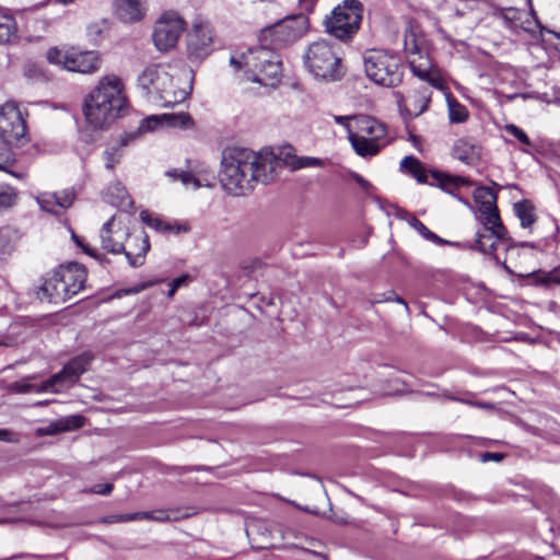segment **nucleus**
<instances>
[{
    "label": "nucleus",
    "mask_w": 560,
    "mask_h": 560,
    "mask_svg": "<svg viewBox=\"0 0 560 560\" xmlns=\"http://www.w3.org/2000/svg\"><path fill=\"white\" fill-rule=\"evenodd\" d=\"M75 198L74 190L71 188L63 189L62 191L56 192V206L58 207L60 214L70 208Z\"/></svg>",
    "instance_id": "a19ab883"
},
{
    "label": "nucleus",
    "mask_w": 560,
    "mask_h": 560,
    "mask_svg": "<svg viewBox=\"0 0 560 560\" xmlns=\"http://www.w3.org/2000/svg\"><path fill=\"white\" fill-rule=\"evenodd\" d=\"M26 133V122L22 112L14 102L0 106V136L11 143L19 141Z\"/></svg>",
    "instance_id": "f8f14e48"
},
{
    "label": "nucleus",
    "mask_w": 560,
    "mask_h": 560,
    "mask_svg": "<svg viewBox=\"0 0 560 560\" xmlns=\"http://www.w3.org/2000/svg\"><path fill=\"white\" fill-rule=\"evenodd\" d=\"M366 77L375 84L394 88L401 83L404 66L398 55L383 49H370L363 55Z\"/></svg>",
    "instance_id": "423d86ee"
},
{
    "label": "nucleus",
    "mask_w": 560,
    "mask_h": 560,
    "mask_svg": "<svg viewBox=\"0 0 560 560\" xmlns=\"http://www.w3.org/2000/svg\"><path fill=\"white\" fill-rule=\"evenodd\" d=\"M0 441L12 443L16 442V439H13V434L9 430L0 429Z\"/></svg>",
    "instance_id": "bf43d9fd"
},
{
    "label": "nucleus",
    "mask_w": 560,
    "mask_h": 560,
    "mask_svg": "<svg viewBox=\"0 0 560 560\" xmlns=\"http://www.w3.org/2000/svg\"><path fill=\"white\" fill-rule=\"evenodd\" d=\"M39 299L47 300L49 303L60 304L68 301L71 296L67 292V289L60 281L56 270L50 277L45 279L44 283L39 288Z\"/></svg>",
    "instance_id": "6ab92c4d"
},
{
    "label": "nucleus",
    "mask_w": 560,
    "mask_h": 560,
    "mask_svg": "<svg viewBox=\"0 0 560 560\" xmlns=\"http://www.w3.org/2000/svg\"><path fill=\"white\" fill-rule=\"evenodd\" d=\"M114 223V217H112L108 221H106L101 230V242L102 247L113 254H125L126 258L128 259V262L131 267H139L142 266L144 262V257L147 252L150 248L149 238L143 233L141 235H133L132 241L140 245L139 252L133 253L131 249H126V247L119 243L115 242L112 237V226Z\"/></svg>",
    "instance_id": "9d476101"
},
{
    "label": "nucleus",
    "mask_w": 560,
    "mask_h": 560,
    "mask_svg": "<svg viewBox=\"0 0 560 560\" xmlns=\"http://www.w3.org/2000/svg\"><path fill=\"white\" fill-rule=\"evenodd\" d=\"M347 133L354 152L364 159L377 155L390 143L388 127L368 115L355 116L353 124H347Z\"/></svg>",
    "instance_id": "20e7f679"
},
{
    "label": "nucleus",
    "mask_w": 560,
    "mask_h": 560,
    "mask_svg": "<svg viewBox=\"0 0 560 560\" xmlns=\"http://www.w3.org/2000/svg\"><path fill=\"white\" fill-rule=\"evenodd\" d=\"M355 116H335V121L342 125L347 129V124H353Z\"/></svg>",
    "instance_id": "13d9d810"
},
{
    "label": "nucleus",
    "mask_w": 560,
    "mask_h": 560,
    "mask_svg": "<svg viewBox=\"0 0 560 560\" xmlns=\"http://www.w3.org/2000/svg\"><path fill=\"white\" fill-rule=\"evenodd\" d=\"M61 425H59V419L55 422H50L48 425L44 428L37 429V435H55L61 433Z\"/></svg>",
    "instance_id": "de8ad7c7"
},
{
    "label": "nucleus",
    "mask_w": 560,
    "mask_h": 560,
    "mask_svg": "<svg viewBox=\"0 0 560 560\" xmlns=\"http://www.w3.org/2000/svg\"><path fill=\"white\" fill-rule=\"evenodd\" d=\"M166 175L174 180H180V183L186 187L192 185L195 189L202 186L211 185L210 182H208L206 178L200 177L199 173H196L194 171L172 170L167 171Z\"/></svg>",
    "instance_id": "bb28decb"
},
{
    "label": "nucleus",
    "mask_w": 560,
    "mask_h": 560,
    "mask_svg": "<svg viewBox=\"0 0 560 560\" xmlns=\"http://www.w3.org/2000/svg\"><path fill=\"white\" fill-rule=\"evenodd\" d=\"M114 489L113 483H105V485H95L92 487L89 492L95 493V494H102V495H108L112 493Z\"/></svg>",
    "instance_id": "3c124183"
},
{
    "label": "nucleus",
    "mask_w": 560,
    "mask_h": 560,
    "mask_svg": "<svg viewBox=\"0 0 560 560\" xmlns=\"http://www.w3.org/2000/svg\"><path fill=\"white\" fill-rule=\"evenodd\" d=\"M33 378H34V376H30L20 382H14V383L10 384L9 390L13 392V393H19V394H26V393H31V392L50 393L49 390H39V387L42 384L37 385V384L30 383V381Z\"/></svg>",
    "instance_id": "e433bc0d"
},
{
    "label": "nucleus",
    "mask_w": 560,
    "mask_h": 560,
    "mask_svg": "<svg viewBox=\"0 0 560 560\" xmlns=\"http://www.w3.org/2000/svg\"><path fill=\"white\" fill-rule=\"evenodd\" d=\"M495 236L492 233H477L476 247L483 254H492L495 250Z\"/></svg>",
    "instance_id": "4c0bfd02"
},
{
    "label": "nucleus",
    "mask_w": 560,
    "mask_h": 560,
    "mask_svg": "<svg viewBox=\"0 0 560 560\" xmlns=\"http://www.w3.org/2000/svg\"><path fill=\"white\" fill-rule=\"evenodd\" d=\"M163 122L166 124L167 126H172V127L188 128V127L192 126L191 117L186 113H179V114H163L161 116H150L141 121L139 129L141 131L154 130L156 127L161 126Z\"/></svg>",
    "instance_id": "a211bd4d"
},
{
    "label": "nucleus",
    "mask_w": 560,
    "mask_h": 560,
    "mask_svg": "<svg viewBox=\"0 0 560 560\" xmlns=\"http://www.w3.org/2000/svg\"><path fill=\"white\" fill-rule=\"evenodd\" d=\"M191 278L189 275H182L175 279H173L171 282H170V290H168V293H167V296L170 299H172L175 294V292L182 288V287H186L188 285V283L190 282Z\"/></svg>",
    "instance_id": "49530a36"
},
{
    "label": "nucleus",
    "mask_w": 560,
    "mask_h": 560,
    "mask_svg": "<svg viewBox=\"0 0 560 560\" xmlns=\"http://www.w3.org/2000/svg\"><path fill=\"white\" fill-rule=\"evenodd\" d=\"M257 55L258 47L250 49L244 57L245 68L247 69V78L256 77L257 73H261L262 69L266 67L265 62H258V60H256Z\"/></svg>",
    "instance_id": "473e14b6"
},
{
    "label": "nucleus",
    "mask_w": 560,
    "mask_h": 560,
    "mask_svg": "<svg viewBox=\"0 0 560 560\" xmlns=\"http://www.w3.org/2000/svg\"><path fill=\"white\" fill-rule=\"evenodd\" d=\"M514 211L523 228H529L536 220L534 207L527 200L516 202Z\"/></svg>",
    "instance_id": "7c9ffc66"
},
{
    "label": "nucleus",
    "mask_w": 560,
    "mask_h": 560,
    "mask_svg": "<svg viewBox=\"0 0 560 560\" xmlns=\"http://www.w3.org/2000/svg\"><path fill=\"white\" fill-rule=\"evenodd\" d=\"M363 4L359 0H343L324 20L325 31L335 38L348 42L360 30Z\"/></svg>",
    "instance_id": "0eeeda50"
},
{
    "label": "nucleus",
    "mask_w": 560,
    "mask_h": 560,
    "mask_svg": "<svg viewBox=\"0 0 560 560\" xmlns=\"http://www.w3.org/2000/svg\"><path fill=\"white\" fill-rule=\"evenodd\" d=\"M16 200V190L7 184H0V211L14 206Z\"/></svg>",
    "instance_id": "c9c22d12"
},
{
    "label": "nucleus",
    "mask_w": 560,
    "mask_h": 560,
    "mask_svg": "<svg viewBox=\"0 0 560 560\" xmlns=\"http://www.w3.org/2000/svg\"><path fill=\"white\" fill-rule=\"evenodd\" d=\"M448 116L451 122L462 124L467 120L468 110L458 102L448 100Z\"/></svg>",
    "instance_id": "f704fd0d"
},
{
    "label": "nucleus",
    "mask_w": 560,
    "mask_h": 560,
    "mask_svg": "<svg viewBox=\"0 0 560 560\" xmlns=\"http://www.w3.org/2000/svg\"><path fill=\"white\" fill-rule=\"evenodd\" d=\"M503 457H504V455L501 453L487 452V453L482 454L481 459H482V462H488V460L501 462L503 459Z\"/></svg>",
    "instance_id": "4d7b16f0"
},
{
    "label": "nucleus",
    "mask_w": 560,
    "mask_h": 560,
    "mask_svg": "<svg viewBox=\"0 0 560 560\" xmlns=\"http://www.w3.org/2000/svg\"><path fill=\"white\" fill-rule=\"evenodd\" d=\"M19 234L10 228L0 229V268L9 262L19 242Z\"/></svg>",
    "instance_id": "4be33fe9"
},
{
    "label": "nucleus",
    "mask_w": 560,
    "mask_h": 560,
    "mask_svg": "<svg viewBox=\"0 0 560 560\" xmlns=\"http://www.w3.org/2000/svg\"><path fill=\"white\" fill-rule=\"evenodd\" d=\"M409 66L412 73L420 80L438 90L445 88L444 80L427 57L418 54V56L409 58Z\"/></svg>",
    "instance_id": "f3484780"
},
{
    "label": "nucleus",
    "mask_w": 560,
    "mask_h": 560,
    "mask_svg": "<svg viewBox=\"0 0 560 560\" xmlns=\"http://www.w3.org/2000/svg\"><path fill=\"white\" fill-rule=\"evenodd\" d=\"M400 167L413 176L419 183H428V174L423 164L415 156H405Z\"/></svg>",
    "instance_id": "c85d7f7f"
},
{
    "label": "nucleus",
    "mask_w": 560,
    "mask_h": 560,
    "mask_svg": "<svg viewBox=\"0 0 560 560\" xmlns=\"http://www.w3.org/2000/svg\"><path fill=\"white\" fill-rule=\"evenodd\" d=\"M156 283H159L158 280L156 281H150V282L141 283V284L136 285V287H133L131 289H128L126 291V294H137V293H139V292H141V291H143V290H145V289H148V288H150V287H152V285H154Z\"/></svg>",
    "instance_id": "864d4df0"
},
{
    "label": "nucleus",
    "mask_w": 560,
    "mask_h": 560,
    "mask_svg": "<svg viewBox=\"0 0 560 560\" xmlns=\"http://www.w3.org/2000/svg\"><path fill=\"white\" fill-rule=\"evenodd\" d=\"M287 28H290V25H289L288 23H285V24H283V25H281V26H280V30H281V31H284V30H287Z\"/></svg>",
    "instance_id": "774afa93"
},
{
    "label": "nucleus",
    "mask_w": 560,
    "mask_h": 560,
    "mask_svg": "<svg viewBox=\"0 0 560 560\" xmlns=\"http://www.w3.org/2000/svg\"><path fill=\"white\" fill-rule=\"evenodd\" d=\"M214 31L211 23L197 18L187 34V48L196 57H205L212 51Z\"/></svg>",
    "instance_id": "ddd939ff"
},
{
    "label": "nucleus",
    "mask_w": 560,
    "mask_h": 560,
    "mask_svg": "<svg viewBox=\"0 0 560 560\" xmlns=\"http://www.w3.org/2000/svg\"><path fill=\"white\" fill-rule=\"evenodd\" d=\"M46 58L48 62L54 66L82 74L95 73L100 70L102 65L100 54L94 50L81 51L73 48L63 50L52 47L48 49Z\"/></svg>",
    "instance_id": "6e6552de"
},
{
    "label": "nucleus",
    "mask_w": 560,
    "mask_h": 560,
    "mask_svg": "<svg viewBox=\"0 0 560 560\" xmlns=\"http://www.w3.org/2000/svg\"><path fill=\"white\" fill-rule=\"evenodd\" d=\"M404 49L409 58L418 56L420 49L416 39V35L411 30H406L404 39Z\"/></svg>",
    "instance_id": "37998d69"
},
{
    "label": "nucleus",
    "mask_w": 560,
    "mask_h": 560,
    "mask_svg": "<svg viewBox=\"0 0 560 560\" xmlns=\"http://www.w3.org/2000/svg\"><path fill=\"white\" fill-rule=\"evenodd\" d=\"M105 198L115 207H128L131 205L127 189L119 182H115L108 186Z\"/></svg>",
    "instance_id": "cd10ccee"
},
{
    "label": "nucleus",
    "mask_w": 560,
    "mask_h": 560,
    "mask_svg": "<svg viewBox=\"0 0 560 560\" xmlns=\"http://www.w3.org/2000/svg\"><path fill=\"white\" fill-rule=\"evenodd\" d=\"M11 142L0 136V170H5L14 162Z\"/></svg>",
    "instance_id": "58836bf2"
},
{
    "label": "nucleus",
    "mask_w": 560,
    "mask_h": 560,
    "mask_svg": "<svg viewBox=\"0 0 560 560\" xmlns=\"http://www.w3.org/2000/svg\"><path fill=\"white\" fill-rule=\"evenodd\" d=\"M133 515H135V521H141V520L153 521V511H151V512H137V513H133Z\"/></svg>",
    "instance_id": "680f3d73"
},
{
    "label": "nucleus",
    "mask_w": 560,
    "mask_h": 560,
    "mask_svg": "<svg viewBox=\"0 0 560 560\" xmlns=\"http://www.w3.org/2000/svg\"><path fill=\"white\" fill-rule=\"evenodd\" d=\"M132 136L125 135L119 140L114 141L105 148L103 152L104 166L113 171L124 156V149L129 144Z\"/></svg>",
    "instance_id": "412c9836"
},
{
    "label": "nucleus",
    "mask_w": 560,
    "mask_h": 560,
    "mask_svg": "<svg viewBox=\"0 0 560 560\" xmlns=\"http://www.w3.org/2000/svg\"><path fill=\"white\" fill-rule=\"evenodd\" d=\"M185 30L186 22L177 11H164L153 25L152 40L154 47L161 52L174 49Z\"/></svg>",
    "instance_id": "1a4fd4ad"
},
{
    "label": "nucleus",
    "mask_w": 560,
    "mask_h": 560,
    "mask_svg": "<svg viewBox=\"0 0 560 560\" xmlns=\"http://www.w3.org/2000/svg\"><path fill=\"white\" fill-rule=\"evenodd\" d=\"M75 0H58V2L62 3V4H69V3H72L74 2Z\"/></svg>",
    "instance_id": "338daca9"
},
{
    "label": "nucleus",
    "mask_w": 560,
    "mask_h": 560,
    "mask_svg": "<svg viewBox=\"0 0 560 560\" xmlns=\"http://www.w3.org/2000/svg\"><path fill=\"white\" fill-rule=\"evenodd\" d=\"M431 177L434 179L432 185L436 184L447 192H452L453 189H457L460 186H469L471 184L467 177L454 176L438 171H431Z\"/></svg>",
    "instance_id": "393cba45"
},
{
    "label": "nucleus",
    "mask_w": 560,
    "mask_h": 560,
    "mask_svg": "<svg viewBox=\"0 0 560 560\" xmlns=\"http://www.w3.org/2000/svg\"><path fill=\"white\" fill-rule=\"evenodd\" d=\"M280 160L270 151L255 152L247 148L224 150L221 161L220 183L232 196L252 192L258 183L268 184L275 178Z\"/></svg>",
    "instance_id": "f257e3e1"
},
{
    "label": "nucleus",
    "mask_w": 560,
    "mask_h": 560,
    "mask_svg": "<svg viewBox=\"0 0 560 560\" xmlns=\"http://www.w3.org/2000/svg\"><path fill=\"white\" fill-rule=\"evenodd\" d=\"M135 521L133 513L109 515L103 518L104 523H124Z\"/></svg>",
    "instance_id": "09e8293b"
},
{
    "label": "nucleus",
    "mask_w": 560,
    "mask_h": 560,
    "mask_svg": "<svg viewBox=\"0 0 560 560\" xmlns=\"http://www.w3.org/2000/svg\"><path fill=\"white\" fill-rule=\"evenodd\" d=\"M474 198L479 206V212L497 207V195L491 188L479 187L474 191Z\"/></svg>",
    "instance_id": "c756f323"
},
{
    "label": "nucleus",
    "mask_w": 560,
    "mask_h": 560,
    "mask_svg": "<svg viewBox=\"0 0 560 560\" xmlns=\"http://www.w3.org/2000/svg\"><path fill=\"white\" fill-rule=\"evenodd\" d=\"M397 217H398L399 219L406 220V221L408 222L409 217H412V215H411V214H409V213H408L407 211H405V210H398V211H397Z\"/></svg>",
    "instance_id": "69168bd1"
},
{
    "label": "nucleus",
    "mask_w": 560,
    "mask_h": 560,
    "mask_svg": "<svg viewBox=\"0 0 560 560\" xmlns=\"http://www.w3.org/2000/svg\"><path fill=\"white\" fill-rule=\"evenodd\" d=\"M408 224L413 228L420 235H422L425 240L433 242L438 245L445 244L446 241L438 236L435 233L431 232L420 220L416 217H409Z\"/></svg>",
    "instance_id": "2f4dec72"
},
{
    "label": "nucleus",
    "mask_w": 560,
    "mask_h": 560,
    "mask_svg": "<svg viewBox=\"0 0 560 560\" xmlns=\"http://www.w3.org/2000/svg\"><path fill=\"white\" fill-rule=\"evenodd\" d=\"M19 38L14 18L0 11V45L13 44Z\"/></svg>",
    "instance_id": "a878e982"
},
{
    "label": "nucleus",
    "mask_w": 560,
    "mask_h": 560,
    "mask_svg": "<svg viewBox=\"0 0 560 560\" xmlns=\"http://www.w3.org/2000/svg\"><path fill=\"white\" fill-rule=\"evenodd\" d=\"M56 272L70 296L75 295L83 289L86 271L80 264L70 262L66 266H60L56 269Z\"/></svg>",
    "instance_id": "dca6fc26"
},
{
    "label": "nucleus",
    "mask_w": 560,
    "mask_h": 560,
    "mask_svg": "<svg viewBox=\"0 0 560 560\" xmlns=\"http://www.w3.org/2000/svg\"><path fill=\"white\" fill-rule=\"evenodd\" d=\"M127 107L122 80L116 74H106L84 97L83 113L95 129H103L115 121Z\"/></svg>",
    "instance_id": "7ed1b4c3"
},
{
    "label": "nucleus",
    "mask_w": 560,
    "mask_h": 560,
    "mask_svg": "<svg viewBox=\"0 0 560 560\" xmlns=\"http://www.w3.org/2000/svg\"><path fill=\"white\" fill-rule=\"evenodd\" d=\"M92 355L82 353L69 361L60 372L54 374L47 381L43 382L39 390H49L59 393L65 386L73 385L80 376L89 369Z\"/></svg>",
    "instance_id": "9b49d317"
},
{
    "label": "nucleus",
    "mask_w": 560,
    "mask_h": 560,
    "mask_svg": "<svg viewBox=\"0 0 560 560\" xmlns=\"http://www.w3.org/2000/svg\"><path fill=\"white\" fill-rule=\"evenodd\" d=\"M188 230H189V228L187 224H182V223H177V222H173V223L166 222V228L163 229V232L179 234V233H186V232H188Z\"/></svg>",
    "instance_id": "8fccbe9b"
},
{
    "label": "nucleus",
    "mask_w": 560,
    "mask_h": 560,
    "mask_svg": "<svg viewBox=\"0 0 560 560\" xmlns=\"http://www.w3.org/2000/svg\"><path fill=\"white\" fill-rule=\"evenodd\" d=\"M140 218L143 223L155 229L156 231L163 232V229L166 228V222H164L162 219L158 217H154L148 211H142L140 213Z\"/></svg>",
    "instance_id": "a18cd8bd"
},
{
    "label": "nucleus",
    "mask_w": 560,
    "mask_h": 560,
    "mask_svg": "<svg viewBox=\"0 0 560 560\" xmlns=\"http://www.w3.org/2000/svg\"><path fill=\"white\" fill-rule=\"evenodd\" d=\"M117 13L121 21L127 23L138 22L143 12L138 0H117Z\"/></svg>",
    "instance_id": "b1692460"
},
{
    "label": "nucleus",
    "mask_w": 560,
    "mask_h": 560,
    "mask_svg": "<svg viewBox=\"0 0 560 560\" xmlns=\"http://www.w3.org/2000/svg\"><path fill=\"white\" fill-rule=\"evenodd\" d=\"M353 179L363 189H368L371 186V184L365 178H363L361 175H359L357 173L353 174Z\"/></svg>",
    "instance_id": "e2e57ef3"
},
{
    "label": "nucleus",
    "mask_w": 560,
    "mask_h": 560,
    "mask_svg": "<svg viewBox=\"0 0 560 560\" xmlns=\"http://www.w3.org/2000/svg\"><path fill=\"white\" fill-rule=\"evenodd\" d=\"M452 154L460 162L472 165L480 159V149L471 140L459 138L453 145Z\"/></svg>",
    "instance_id": "aec40b11"
},
{
    "label": "nucleus",
    "mask_w": 560,
    "mask_h": 560,
    "mask_svg": "<svg viewBox=\"0 0 560 560\" xmlns=\"http://www.w3.org/2000/svg\"><path fill=\"white\" fill-rule=\"evenodd\" d=\"M140 245L132 241V236L130 237V242L127 249H131L133 253L139 252Z\"/></svg>",
    "instance_id": "0e129e2a"
},
{
    "label": "nucleus",
    "mask_w": 560,
    "mask_h": 560,
    "mask_svg": "<svg viewBox=\"0 0 560 560\" xmlns=\"http://www.w3.org/2000/svg\"><path fill=\"white\" fill-rule=\"evenodd\" d=\"M545 281H546L547 283H558V284H560V267H559V268L553 269L552 271H550V272L546 276Z\"/></svg>",
    "instance_id": "5fc2aeb1"
},
{
    "label": "nucleus",
    "mask_w": 560,
    "mask_h": 560,
    "mask_svg": "<svg viewBox=\"0 0 560 560\" xmlns=\"http://www.w3.org/2000/svg\"><path fill=\"white\" fill-rule=\"evenodd\" d=\"M480 221L485 226V230L492 233L497 240L505 238L506 230L501 222L497 207L491 208L490 210H482L480 212Z\"/></svg>",
    "instance_id": "5701e85b"
},
{
    "label": "nucleus",
    "mask_w": 560,
    "mask_h": 560,
    "mask_svg": "<svg viewBox=\"0 0 560 560\" xmlns=\"http://www.w3.org/2000/svg\"><path fill=\"white\" fill-rule=\"evenodd\" d=\"M72 238L75 242V244L78 246H80L88 255H90V256H92L94 258H98L100 257L97 250L92 248V247H90V246H88V245H84L82 240L79 236L73 234Z\"/></svg>",
    "instance_id": "603ef678"
},
{
    "label": "nucleus",
    "mask_w": 560,
    "mask_h": 560,
    "mask_svg": "<svg viewBox=\"0 0 560 560\" xmlns=\"http://www.w3.org/2000/svg\"><path fill=\"white\" fill-rule=\"evenodd\" d=\"M256 60H258V62H265L266 67L262 69L261 73H257L256 77H248V80L264 86L275 88L281 75V61L279 56L267 47H258Z\"/></svg>",
    "instance_id": "2eb2a0df"
},
{
    "label": "nucleus",
    "mask_w": 560,
    "mask_h": 560,
    "mask_svg": "<svg viewBox=\"0 0 560 560\" xmlns=\"http://www.w3.org/2000/svg\"><path fill=\"white\" fill-rule=\"evenodd\" d=\"M304 66L316 79L336 81L343 74L341 51L326 39L308 45L303 56Z\"/></svg>",
    "instance_id": "39448f33"
},
{
    "label": "nucleus",
    "mask_w": 560,
    "mask_h": 560,
    "mask_svg": "<svg viewBox=\"0 0 560 560\" xmlns=\"http://www.w3.org/2000/svg\"><path fill=\"white\" fill-rule=\"evenodd\" d=\"M85 423V418L81 415H71L59 419L62 432L81 429Z\"/></svg>",
    "instance_id": "ea45409f"
},
{
    "label": "nucleus",
    "mask_w": 560,
    "mask_h": 560,
    "mask_svg": "<svg viewBox=\"0 0 560 560\" xmlns=\"http://www.w3.org/2000/svg\"><path fill=\"white\" fill-rule=\"evenodd\" d=\"M504 130L509 135H511L514 138H516L522 144L527 145V147L532 145V141L528 138V136L520 127H517L516 125H514V124L505 125L504 126Z\"/></svg>",
    "instance_id": "c03bdc74"
},
{
    "label": "nucleus",
    "mask_w": 560,
    "mask_h": 560,
    "mask_svg": "<svg viewBox=\"0 0 560 560\" xmlns=\"http://www.w3.org/2000/svg\"><path fill=\"white\" fill-rule=\"evenodd\" d=\"M171 516L165 510H155L153 511V521L155 522H166L170 521Z\"/></svg>",
    "instance_id": "6e6d98bb"
},
{
    "label": "nucleus",
    "mask_w": 560,
    "mask_h": 560,
    "mask_svg": "<svg viewBox=\"0 0 560 560\" xmlns=\"http://www.w3.org/2000/svg\"><path fill=\"white\" fill-rule=\"evenodd\" d=\"M191 71L182 69L171 72L167 65H150L138 78V85L149 101L170 107L184 102L192 89Z\"/></svg>",
    "instance_id": "f03ea898"
},
{
    "label": "nucleus",
    "mask_w": 560,
    "mask_h": 560,
    "mask_svg": "<svg viewBox=\"0 0 560 560\" xmlns=\"http://www.w3.org/2000/svg\"><path fill=\"white\" fill-rule=\"evenodd\" d=\"M431 95V90L425 85L410 89L406 95L401 92L394 93L400 113L409 118L418 117L427 110Z\"/></svg>",
    "instance_id": "4468645a"
},
{
    "label": "nucleus",
    "mask_w": 560,
    "mask_h": 560,
    "mask_svg": "<svg viewBox=\"0 0 560 560\" xmlns=\"http://www.w3.org/2000/svg\"><path fill=\"white\" fill-rule=\"evenodd\" d=\"M36 201L42 210L56 215L60 214V211L55 203L57 202L56 192H42L36 197Z\"/></svg>",
    "instance_id": "72a5a7b5"
},
{
    "label": "nucleus",
    "mask_w": 560,
    "mask_h": 560,
    "mask_svg": "<svg viewBox=\"0 0 560 560\" xmlns=\"http://www.w3.org/2000/svg\"><path fill=\"white\" fill-rule=\"evenodd\" d=\"M290 166L292 170H300L305 167H320L323 166V161L312 156H294L290 162Z\"/></svg>",
    "instance_id": "79ce46f5"
},
{
    "label": "nucleus",
    "mask_w": 560,
    "mask_h": 560,
    "mask_svg": "<svg viewBox=\"0 0 560 560\" xmlns=\"http://www.w3.org/2000/svg\"><path fill=\"white\" fill-rule=\"evenodd\" d=\"M246 56L245 55H242L240 58H236V57H231L230 59V62L231 65L236 69H241L242 67H245V62H244V57Z\"/></svg>",
    "instance_id": "052dcab7"
}]
</instances>
